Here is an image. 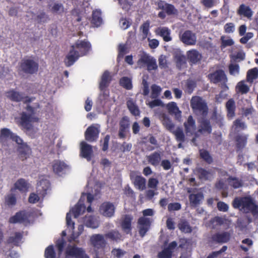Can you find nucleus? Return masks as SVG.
<instances>
[{
  "label": "nucleus",
  "mask_w": 258,
  "mask_h": 258,
  "mask_svg": "<svg viewBox=\"0 0 258 258\" xmlns=\"http://www.w3.org/2000/svg\"><path fill=\"white\" fill-rule=\"evenodd\" d=\"M90 49V43L85 41L78 40L71 48L64 60L66 66L70 67L80 56L85 55Z\"/></svg>",
  "instance_id": "f257e3e1"
},
{
  "label": "nucleus",
  "mask_w": 258,
  "mask_h": 258,
  "mask_svg": "<svg viewBox=\"0 0 258 258\" xmlns=\"http://www.w3.org/2000/svg\"><path fill=\"white\" fill-rule=\"evenodd\" d=\"M232 205L234 208L239 209L244 213L251 212L253 215L258 214V206L249 197L236 198L232 202Z\"/></svg>",
  "instance_id": "f03ea898"
},
{
  "label": "nucleus",
  "mask_w": 258,
  "mask_h": 258,
  "mask_svg": "<svg viewBox=\"0 0 258 258\" xmlns=\"http://www.w3.org/2000/svg\"><path fill=\"white\" fill-rule=\"evenodd\" d=\"M190 106L193 111L197 115L203 117L207 116L208 108L206 101L201 97L194 96L190 100Z\"/></svg>",
  "instance_id": "7ed1b4c3"
},
{
  "label": "nucleus",
  "mask_w": 258,
  "mask_h": 258,
  "mask_svg": "<svg viewBox=\"0 0 258 258\" xmlns=\"http://www.w3.org/2000/svg\"><path fill=\"white\" fill-rule=\"evenodd\" d=\"M39 69L37 61L31 58H24L20 64V71L29 75L36 74Z\"/></svg>",
  "instance_id": "20e7f679"
},
{
  "label": "nucleus",
  "mask_w": 258,
  "mask_h": 258,
  "mask_svg": "<svg viewBox=\"0 0 258 258\" xmlns=\"http://www.w3.org/2000/svg\"><path fill=\"white\" fill-rule=\"evenodd\" d=\"M153 220L150 218L141 217L137 222V228L140 235L143 237L150 230Z\"/></svg>",
  "instance_id": "39448f33"
},
{
  "label": "nucleus",
  "mask_w": 258,
  "mask_h": 258,
  "mask_svg": "<svg viewBox=\"0 0 258 258\" xmlns=\"http://www.w3.org/2000/svg\"><path fill=\"white\" fill-rule=\"evenodd\" d=\"M30 217L31 213L30 212L25 211H20L11 217L9 219V222L11 223H19L27 225L30 223L29 219Z\"/></svg>",
  "instance_id": "423d86ee"
},
{
  "label": "nucleus",
  "mask_w": 258,
  "mask_h": 258,
  "mask_svg": "<svg viewBox=\"0 0 258 258\" xmlns=\"http://www.w3.org/2000/svg\"><path fill=\"white\" fill-rule=\"evenodd\" d=\"M180 41L186 45H194L196 44L197 38L195 33L190 30H185L179 34Z\"/></svg>",
  "instance_id": "0eeeda50"
},
{
  "label": "nucleus",
  "mask_w": 258,
  "mask_h": 258,
  "mask_svg": "<svg viewBox=\"0 0 258 258\" xmlns=\"http://www.w3.org/2000/svg\"><path fill=\"white\" fill-rule=\"evenodd\" d=\"M99 127L97 124L89 126L85 133V139L90 142L96 141L100 133Z\"/></svg>",
  "instance_id": "6e6552de"
},
{
  "label": "nucleus",
  "mask_w": 258,
  "mask_h": 258,
  "mask_svg": "<svg viewBox=\"0 0 258 258\" xmlns=\"http://www.w3.org/2000/svg\"><path fill=\"white\" fill-rule=\"evenodd\" d=\"M90 241L91 245L95 250L103 248L106 244L104 236L100 234L92 235L90 237Z\"/></svg>",
  "instance_id": "1a4fd4ad"
},
{
  "label": "nucleus",
  "mask_w": 258,
  "mask_h": 258,
  "mask_svg": "<svg viewBox=\"0 0 258 258\" xmlns=\"http://www.w3.org/2000/svg\"><path fill=\"white\" fill-rule=\"evenodd\" d=\"M115 209V206L112 203L105 202L100 205L99 212L103 216L111 217L114 215Z\"/></svg>",
  "instance_id": "9d476101"
},
{
  "label": "nucleus",
  "mask_w": 258,
  "mask_h": 258,
  "mask_svg": "<svg viewBox=\"0 0 258 258\" xmlns=\"http://www.w3.org/2000/svg\"><path fill=\"white\" fill-rule=\"evenodd\" d=\"M38 118L32 114H27L26 113H23L22 114L21 125L28 132H30L32 128L31 123L36 122Z\"/></svg>",
  "instance_id": "9b49d317"
},
{
  "label": "nucleus",
  "mask_w": 258,
  "mask_h": 258,
  "mask_svg": "<svg viewBox=\"0 0 258 258\" xmlns=\"http://www.w3.org/2000/svg\"><path fill=\"white\" fill-rule=\"evenodd\" d=\"M71 256L75 258H89L82 248L76 246H70L67 250L66 258H71Z\"/></svg>",
  "instance_id": "f8f14e48"
},
{
  "label": "nucleus",
  "mask_w": 258,
  "mask_h": 258,
  "mask_svg": "<svg viewBox=\"0 0 258 258\" xmlns=\"http://www.w3.org/2000/svg\"><path fill=\"white\" fill-rule=\"evenodd\" d=\"M7 96L12 100L16 102L23 101L27 103L32 101V99L26 96L24 94L14 90L7 92Z\"/></svg>",
  "instance_id": "ddd939ff"
},
{
  "label": "nucleus",
  "mask_w": 258,
  "mask_h": 258,
  "mask_svg": "<svg viewBox=\"0 0 258 258\" xmlns=\"http://www.w3.org/2000/svg\"><path fill=\"white\" fill-rule=\"evenodd\" d=\"M158 9L164 10L168 15H177L178 10L172 5L166 3L164 1H159L156 2Z\"/></svg>",
  "instance_id": "4468645a"
},
{
  "label": "nucleus",
  "mask_w": 258,
  "mask_h": 258,
  "mask_svg": "<svg viewBox=\"0 0 258 258\" xmlns=\"http://www.w3.org/2000/svg\"><path fill=\"white\" fill-rule=\"evenodd\" d=\"M199 122V133L201 134H210L212 133V126L209 119L202 118Z\"/></svg>",
  "instance_id": "2eb2a0df"
},
{
  "label": "nucleus",
  "mask_w": 258,
  "mask_h": 258,
  "mask_svg": "<svg viewBox=\"0 0 258 258\" xmlns=\"http://www.w3.org/2000/svg\"><path fill=\"white\" fill-rule=\"evenodd\" d=\"M183 125L187 135H192L194 134L197 126L196 120L191 115H189L187 117L186 120L184 122Z\"/></svg>",
  "instance_id": "dca6fc26"
},
{
  "label": "nucleus",
  "mask_w": 258,
  "mask_h": 258,
  "mask_svg": "<svg viewBox=\"0 0 258 258\" xmlns=\"http://www.w3.org/2000/svg\"><path fill=\"white\" fill-rule=\"evenodd\" d=\"M130 127V121L126 117H123L119 122L118 136L121 139H124L126 137L127 133Z\"/></svg>",
  "instance_id": "f3484780"
},
{
  "label": "nucleus",
  "mask_w": 258,
  "mask_h": 258,
  "mask_svg": "<svg viewBox=\"0 0 258 258\" xmlns=\"http://www.w3.org/2000/svg\"><path fill=\"white\" fill-rule=\"evenodd\" d=\"M166 108L168 112L172 115H174L175 119L180 121L181 118V111L179 109L175 102H171L166 105Z\"/></svg>",
  "instance_id": "a211bd4d"
},
{
  "label": "nucleus",
  "mask_w": 258,
  "mask_h": 258,
  "mask_svg": "<svg viewBox=\"0 0 258 258\" xmlns=\"http://www.w3.org/2000/svg\"><path fill=\"white\" fill-rule=\"evenodd\" d=\"M177 246V243L174 241L170 243L168 246L158 254V258H171L173 250Z\"/></svg>",
  "instance_id": "6ab92c4d"
},
{
  "label": "nucleus",
  "mask_w": 258,
  "mask_h": 258,
  "mask_svg": "<svg viewBox=\"0 0 258 258\" xmlns=\"http://www.w3.org/2000/svg\"><path fill=\"white\" fill-rule=\"evenodd\" d=\"M196 171L199 178L202 180H210L214 177V173L211 170L199 168Z\"/></svg>",
  "instance_id": "aec40b11"
},
{
  "label": "nucleus",
  "mask_w": 258,
  "mask_h": 258,
  "mask_svg": "<svg viewBox=\"0 0 258 258\" xmlns=\"http://www.w3.org/2000/svg\"><path fill=\"white\" fill-rule=\"evenodd\" d=\"M52 167L53 172L59 175L64 174L69 168V166L63 162L59 160L54 161Z\"/></svg>",
  "instance_id": "412c9836"
},
{
  "label": "nucleus",
  "mask_w": 258,
  "mask_h": 258,
  "mask_svg": "<svg viewBox=\"0 0 258 258\" xmlns=\"http://www.w3.org/2000/svg\"><path fill=\"white\" fill-rule=\"evenodd\" d=\"M209 77L211 81L215 84L225 82L226 80L225 73L222 70H218L213 73L210 74Z\"/></svg>",
  "instance_id": "4be33fe9"
},
{
  "label": "nucleus",
  "mask_w": 258,
  "mask_h": 258,
  "mask_svg": "<svg viewBox=\"0 0 258 258\" xmlns=\"http://www.w3.org/2000/svg\"><path fill=\"white\" fill-rule=\"evenodd\" d=\"M93 150L92 146L84 142L81 143V153L83 157L90 161L91 158Z\"/></svg>",
  "instance_id": "5701e85b"
},
{
  "label": "nucleus",
  "mask_w": 258,
  "mask_h": 258,
  "mask_svg": "<svg viewBox=\"0 0 258 258\" xmlns=\"http://www.w3.org/2000/svg\"><path fill=\"white\" fill-rule=\"evenodd\" d=\"M237 14L239 16H243L248 19H251L253 12L249 7L244 4H241L239 6L237 10Z\"/></svg>",
  "instance_id": "b1692460"
},
{
  "label": "nucleus",
  "mask_w": 258,
  "mask_h": 258,
  "mask_svg": "<svg viewBox=\"0 0 258 258\" xmlns=\"http://www.w3.org/2000/svg\"><path fill=\"white\" fill-rule=\"evenodd\" d=\"M50 188V183L47 179H41L37 184V192L44 196L47 194V191Z\"/></svg>",
  "instance_id": "393cba45"
},
{
  "label": "nucleus",
  "mask_w": 258,
  "mask_h": 258,
  "mask_svg": "<svg viewBox=\"0 0 258 258\" xmlns=\"http://www.w3.org/2000/svg\"><path fill=\"white\" fill-rule=\"evenodd\" d=\"M156 33L162 37L163 40L166 42H169L172 40V37L170 36L171 31L167 27H162L158 28L156 30Z\"/></svg>",
  "instance_id": "a878e982"
},
{
  "label": "nucleus",
  "mask_w": 258,
  "mask_h": 258,
  "mask_svg": "<svg viewBox=\"0 0 258 258\" xmlns=\"http://www.w3.org/2000/svg\"><path fill=\"white\" fill-rule=\"evenodd\" d=\"M132 220L133 217L128 215H125L122 220L121 228L126 234H128L131 230Z\"/></svg>",
  "instance_id": "bb28decb"
},
{
  "label": "nucleus",
  "mask_w": 258,
  "mask_h": 258,
  "mask_svg": "<svg viewBox=\"0 0 258 258\" xmlns=\"http://www.w3.org/2000/svg\"><path fill=\"white\" fill-rule=\"evenodd\" d=\"M146 159L149 164L154 166H157L160 164L161 162V154L158 152H155L147 156Z\"/></svg>",
  "instance_id": "cd10ccee"
},
{
  "label": "nucleus",
  "mask_w": 258,
  "mask_h": 258,
  "mask_svg": "<svg viewBox=\"0 0 258 258\" xmlns=\"http://www.w3.org/2000/svg\"><path fill=\"white\" fill-rule=\"evenodd\" d=\"M19 157L22 161L29 157L31 153L30 148L26 144H22L18 148Z\"/></svg>",
  "instance_id": "c85d7f7f"
},
{
  "label": "nucleus",
  "mask_w": 258,
  "mask_h": 258,
  "mask_svg": "<svg viewBox=\"0 0 258 258\" xmlns=\"http://www.w3.org/2000/svg\"><path fill=\"white\" fill-rule=\"evenodd\" d=\"M160 119L163 126L170 133L174 129L175 124L167 114H161Z\"/></svg>",
  "instance_id": "c756f323"
},
{
  "label": "nucleus",
  "mask_w": 258,
  "mask_h": 258,
  "mask_svg": "<svg viewBox=\"0 0 258 258\" xmlns=\"http://www.w3.org/2000/svg\"><path fill=\"white\" fill-rule=\"evenodd\" d=\"M187 59L192 63H197L202 58L201 54L196 49H191L186 53Z\"/></svg>",
  "instance_id": "7c9ffc66"
},
{
  "label": "nucleus",
  "mask_w": 258,
  "mask_h": 258,
  "mask_svg": "<svg viewBox=\"0 0 258 258\" xmlns=\"http://www.w3.org/2000/svg\"><path fill=\"white\" fill-rule=\"evenodd\" d=\"M171 133L175 136V140L178 142H185L186 141L185 133L181 127H177Z\"/></svg>",
  "instance_id": "2f4dec72"
},
{
  "label": "nucleus",
  "mask_w": 258,
  "mask_h": 258,
  "mask_svg": "<svg viewBox=\"0 0 258 258\" xmlns=\"http://www.w3.org/2000/svg\"><path fill=\"white\" fill-rule=\"evenodd\" d=\"M204 199V195L202 192L196 194H191L189 196V201L192 206L196 207L200 205Z\"/></svg>",
  "instance_id": "473e14b6"
},
{
  "label": "nucleus",
  "mask_w": 258,
  "mask_h": 258,
  "mask_svg": "<svg viewBox=\"0 0 258 258\" xmlns=\"http://www.w3.org/2000/svg\"><path fill=\"white\" fill-rule=\"evenodd\" d=\"M103 21L101 17V12L100 10L93 11L92 15L91 24L94 27H98L102 24Z\"/></svg>",
  "instance_id": "72a5a7b5"
},
{
  "label": "nucleus",
  "mask_w": 258,
  "mask_h": 258,
  "mask_svg": "<svg viewBox=\"0 0 258 258\" xmlns=\"http://www.w3.org/2000/svg\"><path fill=\"white\" fill-rule=\"evenodd\" d=\"M230 234L228 232H224L214 234L212 236L213 241L220 243L227 242L230 239Z\"/></svg>",
  "instance_id": "f704fd0d"
},
{
  "label": "nucleus",
  "mask_w": 258,
  "mask_h": 258,
  "mask_svg": "<svg viewBox=\"0 0 258 258\" xmlns=\"http://www.w3.org/2000/svg\"><path fill=\"white\" fill-rule=\"evenodd\" d=\"M105 237L112 241L118 242L123 239L122 236L117 230H112L105 234Z\"/></svg>",
  "instance_id": "c9c22d12"
},
{
  "label": "nucleus",
  "mask_w": 258,
  "mask_h": 258,
  "mask_svg": "<svg viewBox=\"0 0 258 258\" xmlns=\"http://www.w3.org/2000/svg\"><path fill=\"white\" fill-rule=\"evenodd\" d=\"M84 222L87 227L93 229H96L99 226V223L97 219L91 216H86Z\"/></svg>",
  "instance_id": "e433bc0d"
},
{
  "label": "nucleus",
  "mask_w": 258,
  "mask_h": 258,
  "mask_svg": "<svg viewBox=\"0 0 258 258\" xmlns=\"http://www.w3.org/2000/svg\"><path fill=\"white\" fill-rule=\"evenodd\" d=\"M177 227L183 233H189L192 231L191 227L190 226L189 223L184 219H181L179 221L177 224Z\"/></svg>",
  "instance_id": "4c0bfd02"
},
{
  "label": "nucleus",
  "mask_w": 258,
  "mask_h": 258,
  "mask_svg": "<svg viewBox=\"0 0 258 258\" xmlns=\"http://www.w3.org/2000/svg\"><path fill=\"white\" fill-rule=\"evenodd\" d=\"M86 207L81 200L73 208L71 212L73 214L75 218H77L80 214H82L85 210Z\"/></svg>",
  "instance_id": "58836bf2"
},
{
  "label": "nucleus",
  "mask_w": 258,
  "mask_h": 258,
  "mask_svg": "<svg viewBox=\"0 0 258 258\" xmlns=\"http://www.w3.org/2000/svg\"><path fill=\"white\" fill-rule=\"evenodd\" d=\"M153 57L149 54L143 53L141 55L140 58L138 60L137 64L138 67L142 68L145 67L148 63L150 62Z\"/></svg>",
  "instance_id": "ea45409f"
},
{
  "label": "nucleus",
  "mask_w": 258,
  "mask_h": 258,
  "mask_svg": "<svg viewBox=\"0 0 258 258\" xmlns=\"http://www.w3.org/2000/svg\"><path fill=\"white\" fill-rule=\"evenodd\" d=\"M227 110V115L229 117L232 118L235 116V104L233 99H229L226 104Z\"/></svg>",
  "instance_id": "a19ab883"
},
{
  "label": "nucleus",
  "mask_w": 258,
  "mask_h": 258,
  "mask_svg": "<svg viewBox=\"0 0 258 258\" xmlns=\"http://www.w3.org/2000/svg\"><path fill=\"white\" fill-rule=\"evenodd\" d=\"M126 105L128 109L132 114L135 116H137L140 114L139 108L135 101H134L132 99H129L127 100Z\"/></svg>",
  "instance_id": "79ce46f5"
},
{
  "label": "nucleus",
  "mask_w": 258,
  "mask_h": 258,
  "mask_svg": "<svg viewBox=\"0 0 258 258\" xmlns=\"http://www.w3.org/2000/svg\"><path fill=\"white\" fill-rule=\"evenodd\" d=\"M110 81V76L109 73L105 71L102 76L101 81L99 84V88L100 90H102L106 88L109 83Z\"/></svg>",
  "instance_id": "37998d69"
},
{
  "label": "nucleus",
  "mask_w": 258,
  "mask_h": 258,
  "mask_svg": "<svg viewBox=\"0 0 258 258\" xmlns=\"http://www.w3.org/2000/svg\"><path fill=\"white\" fill-rule=\"evenodd\" d=\"M22 238V233L21 232H15L12 234L9 239L8 242L10 243H13L15 245H18Z\"/></svg>",
  "instance_id": "c03bdc74"
},
{
  "label": "nucleus",
  "mask_w": 258,
  "mask_h": 258,
  "mask_svg": "<svg viewBox=\"0 0 258 258\" xmlns=\"http://www.w3.org/2000/svg\"><path fill=\"white\" fill-rule=\"evenodd\" d=\"M15 187L20 191H26L27 190L29 186L25 179L21 178L15 183Z\"/></svg>",
  "instance_id": "a18cd8bd"
},
{
  "label": "nucleus",
  "mask_w": 258,
  "mask_h": 258,
  "mask_svg": "<svg viewBox=\"0 0 258 258\" xmlns=\"http://www.w3.org/2000/svg\"><path fill=\"white\" fill-rule=\"evenodd\" d=\"M228 184L234 188H239L243 185V182L241 180L236 177H229L227 179Z\"/></svg>",
  "instance_id": "49530a36"
},
{
  "label": "nucleus",
  "mask_w": 258,
  "mask_h": 258,
  "mask_svg": "<svg viewBox=\"0 0 258 258\" xmlns=\"http://www.w3.org/2000/svg\"><path fill=\"white\" fill-rule=\"evenodd\" d=\"M134 183L140 190H143L146 188V179L143 177L137 176L135 177Z\"/></svg>",
  "instance_id": "de8ad7c7"
},
{
  "label": "nucleus",
  "mask_w": 258,
  "mask_h": 258,
  "mask_svg": "<svg viewBox=\"0 0 258 258\" xmlns=\"http://www.w3.org/2000/svg\"><path fill=\"white\" fill-rule=\"evenodd\" d=\"M220 40L221 41V48L222 49L227 46H232L234 44V40L229 37L222 36L221 37Z\"/></svg>",
  "instance_id": "09e8293b"
},
{
  "label": "nucleus",
  "mask_w": 258,
  "mask_h": 258,
  "mask_svg": "<svg viewBox=\"0 0 258 258\" xmlns=\"http://www.w3.org/2000/svg\"><path fill=\"white\" fill-rule=\"evenodd\" d=\"M258 77V69L253 68L249 70L247 73V81L252 83L253 80L256 79Z\"/></svg>",
  "instance_id": "8fccbe9b"
},
{
  "label": "nucleus",
  "mask_w": 258,
  "mask_h": 258,
  "mask_svg": "<svg viewBox=\"0 0 258 258\" xmlns=\"http://www.w3.org/2000/svg\"><path fill=\"white\" fill-rule=\"evenodd\" d=\"M196 84L195 81L192 80H187L185 82L184 89L188 93H191L196 87Z\"/></svg>",
  "instance_id": "3c124183"
},
{
  "label": "nucleus",
  "mask_w": 258,
  "mask_h": 258,
  "mask_svg": "<svg viewBox=\"0 0 258 258\" xmlns=\"http://www.w3.org/2000/svg\"><path fill=\"white\" fill-rule=\"evenodd\" d=\"M236 88L241 94H246L249 90V87L245 84L244 81L239 82L236 85Z\"/></svg>",
  "instance_id": "603ef678"
},
{
  "label": "nucleus",
  "mask_w": 258,
  "mask_h": 258,
  "mask_svg": "<svg viewBox=\"0 0 258 258\" xmlns=\"http://www.w3.org/2000/svg\"><path fill=\"white\" fill-rule=\"evenodd\" d=\"M13 133L7 128H2L1 131L0 140H6L7 139H11Z\"/></svg>",
  "instance_id": "864d4df0"
},
{
  "label": "nucleus",
  "mask_w": 258,
  "mask_h": 258,
  "mask_svg": "<svg viewBox=\"0 0 258 258\" xmlns=\"http://www.w3.org/2000/svg\"><path fill=\"white\" fill-rule=\"evenodd\" d=\"M161 90V88L160 86L155 84L152 85L151 97L152 99H156L159 96Z\"/></svg>",
  "instance_id": "5fc2aeb1"
},
{
  "label": "nucleus",
  "mask_w": 258,
  "mask_h": 258,
  "mask_svg": "<svg viewBox=\"0 0 258 258\" xmlns=\"http://www.w3.org/2000/svg\"><path fill=\"white\" fill-rule=\"evenodd\" d=\"M233 125L235 127V130H243L247 127L245 123L240 118H237L234 121Z\"/></svg>",
  "instance_id": "6e6d98bb"
},
{
  "label": "nucleus",
  "mask_w": 258,
  "mask_h": 258,
  "mask_svg": "<svg viewBox=\"0 0 258 258\" xmlns=\"http://www.w3.org/2000/svg\"><path fill=\"white\" fill-rule=\"evenodd\" d=\"M120 84L123 87L130 90L132 88V81L127 77H123L120 80Z\"/></svg>",
  "instance_id": "4d7b16f0"
},
{
  "label": "nucleus",
  "mask_w": 258,
  "mask_h": 258,
  "mask_svg": "<svg viewBox=\"0 0 258 258\" xmlns=\"http://www.w3.org/2000/svg\"><path fill=\"white\" fill-rule=\"evenodd\" d=\"M200 153L201 157L207 163H211L212 162V158L208 151L201 150L200 151Z\"/></svg>",
  "instance_id": "13d9d810"
},
{
  "label": "nucleus",
  "mask_w": 258,
  "mask_h": 258,
  "mask_svg": "<svg viewBox=\"0 0 258 258\" xmlns=\"http://www.w3.org/2000/svg\"><path fill=\"white\" fill-rule=\"evenodd\" d=\"M118 54L117 59L122 58L124 55L127 53V47L125 44H119L118 48Z\"/></svg>",
  "instance_id": "bf43d9fd"
},
{
  "label": "nucleus",
  "mask_w": 258,
  "mask_h": 258,
  "mask_svg": "<svg viewBox=\"0 0 258 258\" xmlns=\"http://www.w3.org/2000/svg\"><path fill=\"white\" fill-rule=\"evenodd\" d=\"M224 30L226 33H233L235 30V26L233 23H227L224 26Z\"/></svg>",
  "instance_id": "052dcab7"
},
{
  "label": "nucleus",
  "mask_w": 258,
  "mask_h": 258,
  "mask_svg": "<svg viewBox=\"0 0 258 258\" xmlns=\"http://www.w3.org/2000/svg\"><path fill=\"white\" fill-rule=\"evenodd\" d=\"M45 257L46 258H55V253L52 246H49L45 251Z\"/></svg>",
  "instance_id": "680f3d73"
},
{
  "label": "nucleus",
  "mask_w": 258,
  "mask_h": 258,
  "mask_svg": "<svg viewBox=\"0 0 258 258\" xmlns=\"http://www.w3.org/2000/svg\"><path fill=\"white\" fill-rule=\"evenodd\" d=\"M176 66L179 69L185 65V58L183 55H177L176 56Z\"/></svg>",
  "instance_id": "e2e57ef3"
},
{
  "label": "nucleus",
  "mask_w": 258,
  "mask_h": 258,
  "mask_svg": "<svg viewBox=\"0 0 258 258\" xmlns=\"http://www.w3.org/2000/svg\"><path fill=\"white\" fill-rule=\"evenodd\" d=\"M66 242L63 239L61 238L57 240L56 242V247L58 252V254H60L63 249Z\"/></svg>",
  "instance_id": "0e129e2a"
},
{
  "label": "nucleus",
  "mask_w": 258,
  "mask_h": 258,
  "mask_svg": "<svg viewBox=\"0 0 258 258\" xmlns=\"http://www.w3.org/2000/svg\"><path fill=\"white\" fill-rule=\"evenodd\" d=\"M6 202L8 205H14L16 203V198L15 195L11 194L6 198Z\"/></svg>",
  "instance_id": "69168bd1"
},
{
  "label": "nucleus",
  "mask_w": 258,
  "mask_h": 258,
  "mask_svg": "<svg viewBox=\"0 0 258 258\" xmlns=\"http://www.w3.org/2000/svg\"><path fill=\"white\" fill-rule=\"evenodd\" d=\"M239 66L237 64H230L229 66V72L231 75H236L239 73Z\"/></svg>",
  "instance_id": "338daca9"
},
{
  "label": "nucleus",
  "mask_w": 258,
  "mask_h": 258,
  "mask_svg": "<svg viewBox=\"0 0 258 258\" xmlns=\"http://www.w3.org/2000/svg\"><path fill=\"white\" fill-rule=\"evenodd\" d=\"M181 208V205L179 203H170L168 206V210L169 211H178Z\"/></svg>",
  "instance_id": "774afa93"
}]
</instances>
